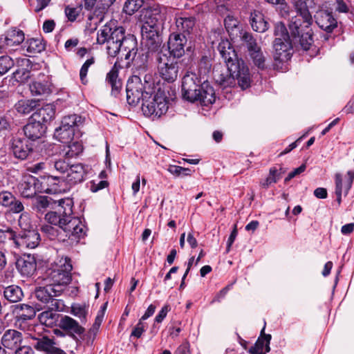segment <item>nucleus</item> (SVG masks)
I'll return each mask as SVG.
<instances>
[{"instance_id": "1", "label": "nucleus", "mask_w": 354, "mask_h": 354, "mask_svg": "<svg viewBox=\"0 0 354 354\" xmlns=\"http://www.w3.org/2000/svg\"><path fill=\"white\" fill-rule=\"evenodd\" d=\"M97 42L99 44H106L107 54L115 57L120 56L126 61V66L131 63L138 67L145 66L148 60V53L143 50L138 52L136 37L131 34H126L122 26H114L105 24L97 32Z\"/></svg>"}, {"instance_id": "2", "label": "nucleus", "mask_w": 354, "mask_h": 354, "mask_svg": "<svg viewBox=\"0 0 354 354\" xmlns=\"http://www.w3.org/2000/svg\"><path fill=\"white\" fill-rule=\"evenodd\" d=\"M73 201L64 198L58 201L55 211L45 215L49 224L44 225L41 231L50 240L64 241L66 238L78 241L86 234V227L78 217L73 216Z\"/></svg>"}, {"instance_id": "3", "label": "nucleus", "mask_w": 354, "mask_h": 354, "mask_svg": "<svg viewBox=\"0 0 354 354\" xmlns=\"http://www.w3.org/2000/svg\"><path fill=\"white\" fill-rule=\"evenodd\" d=\"M127 100L130 105L136 106L142 100L143 114L153 120L160 118L168 110V101L164 93H155L153 76L146 74L143 80L138 75L129 79L126 86Z\"/></svg>"}, {"instance_id": "4", "label": "nucleus", "mask_w": 354, "mask_h": 354, "mask_svg": "<svg viewBox=\"0 0 354 354\" xmlns=\"http://www.w3.org/2000/svg\"><path fill=\"white\" fill-rule=\"evenodd\" d=\"M218 50L224 59L227 68L214 69V78L222 88L232 87L237 80L239 86L245 89L250 86L251 78L249 68L242 59L238 57L236 52L228 40H222Z\"/></svg>"}, {"instance_id": "5", "label": "nucleus", "mask_w": 354, "mask_h": 354, "mask_svg": "<svg viewBox=\"0 0 354 354\" xmlns=\"http://www.w3.org/2000/svg\"><path fill=\"white\" fill-rule=\"evenodd\" d=\"M211 66V59L207 56H203L198 62V74L187 72L184 75L181 93L185 100L201 106H208L215 102L216 96L214 88L205 78Z\"/></svg>"}, {"instance_id": "6", "label": "nucleus", "mask_w": 354, "mask_h": 354, "mask_svg": "<svg viewBox=\"0 0 354 354\" xmlns=\"http://www.w3.org/2000/svg\"><path fill=\"white\" fill-rule=\"evenodd\" d=\"M142 25L141 35L142 42L149 51H158L162 40L160 31L162 27L163 16L158 8L145 10L141 15Z\"/></svg>"}, {"instance_id": "7", "label": "nucleus", "mask_w": 354, "mask_h": 354, "mask_svg": "<svg viewBox=\"0 0 354 354\" xmlns=\"http://www.w3.org/2000/svg\"><path fill=\"white\" fill-rule=\"evenodd\" d=\"M62 293V289L59 286H52V284L41 281L40 285L35 287L33 292L34 297L39 302L36 304L37 310L44 308L63 310L64 307L63 301L57 299Z\"/></svg>"}, {"instance_id": "8", "label": "nucleus", "mask_w": 354, "mask_h": 354, "mask_svg": "<svg viewBox=\"0 0 354 354\" xmlns=\"http://www.w3.org/2000/svg\"><path fill=\"white\" fill-rule=\"evenodd\" d=\"M72 265L70 259H62L59 263L48 268L42 278V281H45L52 286H57L64 291V287L68 284L71 281V271Z\"/></svg>"}, {"instance_id": "9", "label": "nucleus", "mask_w": 354, "mask_h": 354, "mask_svg": "<svg viewBox=\"0 0 354 354\" xmlns=\"http://www.w3.org/2000/svg\"><path fill=\"white\" fill-rule=\"evenodd\" d=\"M158 71L160 76L167 82H174L177 80L179 71L178 62L168 53L161 50L156 56Z\"/></svg>"}, {"instance_id": "10", "label": "nucleus", "mask_w": 354, "mask_h": 354, "mask_svg": "<svg viewBox=\"0 0 354 354\" xmlns=\"http://www.w3.org/2000/svg\"><path fill=\"white\" fill-rule=\"evenodd\" d=\"M241 39L245 46L248 55L254 64L259 69H263L266 66L265 57L261 47L258 45L257 39L252 34L245 32L241 35Z\"/></svg>"}, {"instance_id": "11", "label": "nucleus", "mask_w": 354, "mask_h": 354, "mask_svg": "<svg viewBox=\"0 0 354 354\" xmlns=\"http://www.w3.org/2000/svg\"><path fill=\"white\" fill-rule=\"evenodd\" d=\"M84 8L91 12L88 15V19L95 20V24L101 23L109 9L115 0H84Z\"/></svg>"}, {"instance_id": "12", "label": "nucleus", "mask_w": 354, "mask_h": 354, "mask_svg": "<svg viewBox=\"0 0 354 354\" xmlns=\"http://www.w3.org/2000/svg\"><path fill=\"white\" fill-rule=\"evenodd\" d=\"M187 39L182 33H171L167 42V50H163V53H168L174 59H179L185 54V48Z\"/></svg>"}, {"instance_id": "13", "label": "nucleus", "mask_w": 354, "mask_h": 354, "mask_svg": "<svg viewBox=\"0 0 354 354\" xmlns=\"http://www.w3.org/2000/svg\"><path fill=\"white\" fill-rule=\"evenodd\" d=\"M24 41V34L22 30L14 28L8 30L0 38V51L10 52L14 48Z\"/></svg>"}, {"instance_id": "14", "label": "nucleus", "mask_w": 354, "mask_h": 354, "mask_svg": "<svg viewBox=\"0 0 354 354\" xmlns=\"http://www.w3.org/2000/svg\"><path fill=\"white\" fill-rule=\"evenodd\" d=\"M35 144L26 138H13L10 141V150L19 160H25L32 153Z\"/></svg>"}, {"instance_id": "15", "label": "nucleus", "mask_w": 354, "mask_h": 354, "mask_svg": "<svg viewBox=\"0 0 354 354\" xmlns=\"http://www.w3.org/2000/svg\"><path fill=\"white\" fill-rule=\"evenodd\" d=\"M41 241L40 234L35 229L21 231L17 234L16 246L34 249Z\"/></svg>"}, {"instance_id": "16", "label": "nucleus", "mask_w": 354, "mask_h": 354, "mask_svg": "<svg viewBox=\"0 0 354 354\" xmlns=\"http://www.w3.org/2000/svg\"><path fill=\"white\" fill-rule=\"evenodd\" d=\"M46 125L35 121L30 117L28 123L24 126L23 131L26 139L34 143L40 140L46 133Z\"/></svg>"}, {"instance_id": "17", "label": "nucleus", "mask_w": 354, "mask_h": 354, "mask_svg": "<svg viewBox=\"0 0 354 354\" xmlns=\"http://www.w3.org/2000/svg\"><path fill=\"white\" fill-rule=\"evenodd\" d=\"M275 61L283 62L289 60L291 57L292 45L290 40L284 38L276 37L273 44Z\"/></svg>"}, {"instance_id": "18", "label": "nucleus", "mask_w": 354, "mask_h": 354, "mask_svg": "<svg viewBox=\"0 0 354 354\" xmlns=\"http://www.w3.org/2000/svg\"><path fill=\"white\" fill-rule=\"evenodd\" d=\"M314 17L317 26L328 33L332 32L337 27V19L330 12L321 10L316 12Z\"/></svg>"}, {"instance_id": "19", "label": "nucleus", "mask_w": 354, "mask_h": 354, "mask_svg": "<svg viewBox=\"0 0 354 354\" xmlns=\"http://www.w3.org/2000/svg\"><path fill=\"white\" fill-rule=\"evenodd\" d=\"M24 341L22 333L17 330L8 329L1 337V344L4 348L15 351L22 345Z\"/></svg>"}, {"instance_id": "20", "label": "nucleus", "mask_w": 354, "mask_h": 354, "mask_svg": "<svg viewBox=\"0 0 354 354\" xmlns=\"http://www.w3.org/2000/svg\"><path fill=\"white\" fill-rule=\"evenodd\" d=\"M16 268L22 276H32L35 273L37 268L35 257L31 255H24L19 258L16 261Z\"/></svg>"}, {"instance_id": "21", "label": "nucleus", "mask_w": 354, "mask_h": 354, "mask_svg": "<svg viewBox=\"0 0 354 354\" xmlns=\"http://www.w3.org/2000/svg\"><path fill=\"white\" fill-rule=\"evenodd\" d=\"M86 169L81 164H75L70 166L64 180L71 186L80 183L84 181L86 176Z\"/></svg>"}, {"instance_id": "22", "label": "nucleus", "mask_w": 354, "mask_h": 354, "mask_svg": "<svg viewBox=\"0 0 354 354\" xmlns=\"http://www.w3.org/2000/svg\"><path fill=\"white\" fill-rule=\"evenodd\" d=\"M59 326L62 329L68 331L69 335L75 340L77 339L76 335H81L85 332V329L76 320L67 315L62 317Z\"/></svg>"}, {"instance_id": "23", "label": "nucleus", "mask_w": 354, "mask_h": 354, "mask_svg": "<svg viewBox=\"0 0 354 354\" xmlns=\"http://www.w3.org/2000/svg\"><path fill=\"white\" fill-rule=\"evenodd\" d=\"M19 190L23 197L32 198L39 191V180L34 176H26L20 183Z\"/></svg>"}, {"instance_id": "24", "label": "nucleus", "mask_w": 354, "mask_h": 354, "mask_svg": "<svg viewBox=\"0 0 354 354\" xmlns=\"http://www.w3.org/2000/svg\"><path fill=\"white\" fill-rule=\"evenodd\" d=\"M55 115V109L53 104H47L32 114L30 116L35 121H39L46 125V123L51 121Z\"/></svg>"}, {"instance_id": "25", "label": "nucleus", "mask_w": 354, "mask_h": 354, "mask_svg": "<svg viewBox=\"0 0 354 354\" xmlns=\"http://www.w3.org/2000/svg\"><path fill=\"white\" fill-rule=\"evenodd\" d=\"M313 23V19L308 24H306L301 17L297 15L292 16L289 21L288 28L292 36H299L301 32L305 30H310V26Z\"/></svg>"}, {"instance_id": "26", "label": "nucleus", "mask_w": 354, "mask_h": 354, "mask_svg": "<svg viewBox=\"0 0 354 354\" xmlns=\"http://www.w3.org/2000/svg\"><path fill=\"white\" fill-rule=\"evenodd\" d=\"M250 22L252 29L256 32H264L269 28L263 14L259 10H255L250 13Z\"/></svg>"}, {"instance_id": "27", "label": "nucleus", "mask_w": 354, "mask_h": 354, "mask_svg": "<svg viewBox=\"0 0 354 354\" xmlns=\"http://www.w3.org/2000/svg\"><path fill=\"white\" fill-rule=\"evenodd\" d=\"M62 310H52L47 309L43 311L38 315L40 324L43 326L44 325L47 327H53L57 325L59 321V314L57 311H61Z\"/></svg>"}, {"instance_id": "28", "label": "nucleus", "mask_w": 354, "mask_h": 354, "mask_svg": "<svg viewBox=\"0 0 354 354\" xmlns=\"http://www.w3.org/2000/svg\"><path fill=\"white\" fill-rule=\"evenodd\" d=\"M114 64L111 71L106 74V80L111 86V95L117 97L122 88V82L118 79V70Z\"/></svg>"}, {"instance_id": "29", "label": "nucleus", "mask_w": 354, "mask_h": 354, "mask_svg": "<svg viewBox=\"0 0 354 354\" xmlns=\"http://www.w3.org/2000/svg\"><path fill=\"white\" fill-rule=\"evenodd\" d=\"M309 0H292L296 15L301 17L306 24L311 20L312 15L309 11L308 1Z\"/></svg>"}, {"instance_id": "30", "label": "nucleus", "mask_w": 354, "mask_h": 354, "mask_svg": "<svg viewBox=\"0 0 354 354\" xmlns=\"http://www.w3.org/2000/svg\"><path fill=\"white\" fill-rule=\"evenodd\" d=\"M23 49L28 56L42 52L45 49V44L40 38H31L28 39L23 45Z\"/></svg>"}, {"instance_id": "31", "label": "nucleus", "mask_w": 354, "mask_h": 354, "mask_svg": "<svg viewBox=\"0 0 354 354\" xmlns=\"http://www.w3.org/2000/svg\"><path fill=\"white\" fill-rule=\"evenodd\" d=\"M30 344L37 351L44 352L46 354L50 352L53 346L55 345L54 341L48 337L46 333L34 342H30Z\"/></svg>"}, {"instance_id": "32", "label": "nucleus", "mask_w": 354, "mask_h": 354, "mask_svg": "<svg viewBox=\"0 0 354 354\" xmlns=\"http://www.w3.org/2000/svg\"><path fill=\"white\" fill-rule=\"evenodd\" d=\"M3 296L10 303H17L24 298V292L21 287L16 285H10L4 288Z\"/></svg>"}, {"instance_id": "33", "label": "nucleus", "mask_w": 354, "mask_h": 354, "mask_svg": "<svg viewBox=\"0 0 354 354\" xmlns=\"http://www.w3.org/2000/svg\"><path fill=\"white\" fill-rule=\"evenodd\" d=\"M13 312L17 314V317L21 318V319L24 320L32 319L36 315L35 308L25 304H19L14 306Z\"/></svg>"}, {"instance_id": "34", "label": "nucleus", "mask_w": 354, "mask_h": 354, "mask_svg": "<svg viewBox=\"0 0 354 354\" xmlns=\"http://www.w3.org/2000/svg\"><path fill=\"white\" fill-rule=\"evenodd\" d=\"M37 103L35 100H21L15 104V109L21 115H28L37 107Z\"/></svg>"}, {"instance_id": "35", "label": "nucleus", "mask_w": 354, "mask_h": 354, "mask_svg": "<svg viewBox=\"0 0 354 354\" xmlns=\"http://www.w3.org/2000/svg\"><path fill=\"white\" fill-rule=\"evenodd\" d=\"M75 129H68L62 126L55 129V137L62 143H70L74 137Z\"/></svg>"}, {"instance_id": "36", "label": "nucleus", "mask_w": 354, "mask_h": 354, "mask_svg": "<svg viewBox=\"0 0 354 354\" xmlns=\"http://www.w3.org/2000/svg\"><path fill=\"white\" fill-rule=\"evenodd\" d=\"M30 91L34 96H39L50 93V85L48 82L35 81L30 84Z\"/></svg>"}, {"instance_id": "37", "label": "nucleus", "mask_w": 354, "mask_h": 354, "mask_svg": "<svg viewBox=\"0 0 354 354\" xmlns=\"http://www.w3.org/2000/svg\"><path fill=\"white\" fill-rule=\"evenodd\" d=\"M176 24L179 31L189 34L195 25V19L193 17H180L176 19Z\"/></svg>"}, {"instance_id": "38", "label": "nucleus", "mask_w": 354, "mask_h": 354, "mask_svg": "<svg viewBox=\"0 0 354 354\" xmlns=\"http://www.w3.org/2000/svg\"><path fill=\"white\" fill-rule=\"evenodd\" d=\"M46 331L41 324H32L27 326V335L30 342H34L35 339L45 335Z\"/></svg>"}, {"instance_id": "39", "label": "nucleus", "mask_w": 354, "mask_h": 354, "mask_svg": "<svg viewBox=\"0 0 354 354\" xmlns=\"http://www.w3.org/2000/svg\"><path fill=\"white\" fill-rule=\"evenodd\" d=\"M51 198L46 196L36 197L33 202V208L38 212L43 213L52 203Z\"/></svg>"}, {"instance_id": "40", "label": "nucleus", "mask_w": 354, "mask_h": 354, "mask_svg": "<svg viewBox=\"0 0 354 354\" xmlns=\"http://www.w3.org/2000/svg\"><path fill=\"white\" fill-rule=\"evenodd\" d=\"M82 122L83 120L81 116L73 114L64 117L61 126L75 129V127H79Z\"/></svg>"}, {"instance_id": "41", "label": "nucleus", "mask_w": 354, "mask_h": 354, "mask_svg": "<svg viewBox=\"0 0 354 354\" xmlns=\"http://www.w3.org/2000/svg\"><path fill=\"white\" fill-rule=\"evenodd\" d=\"M295 38H299V43L301 46V47L305 50H307L310 48V46L312 45L313 42V32L312 29L310 28V30H305L302 32H301L299 36H292Z\"/></svg>"}, {"instance_id": "42", "label": "nucleus", "mask_w": 354, "mask_h": 354, "mask_svg": "<svg viewBox=\"0 0 354 354\" xmlns=\"http://www.w3.org/2000/svg\"><path fill=\"white\" fill-rule=\"evenodd\" d=\"M281 178V173L278 171L276 167H271L269 171L268 176L261 183L263 188H268L272 183H276Z\"/></svg>"}, {"instance_id": "43", "label": "nucleus", "mask_w": 354, "mask_h": 354, "mask_svg": "<svg viewBox=\"0 0 354 354\" xmlns=\"http://www.w3.org/2000/svg\"><path fill=\"white\" fill-rule=\"evenodd\" d=\"M17 233L10 227L0 229V243H5L8 241H12L16 245Z\"/></svg>"}, {"instance_id": "44", "label": "nucleus", "mask_w": 354, "mask_h": 354, "mask_svg": "<svg viewBox=\"0 0 354 354\" xmlns=\"http://www.w3.org/2000/svg\"><path fill=\"white\" fill-rule=\"evenodd\" d=\"M143 3V0H127L123 10L126 14L131 15L142 6Z\"/></svg>"}, {"instance_id": "45", "label": "nucleus", "mask_w": 354, "mask_h": 354, "mask_svg": "<svg viewBox=\"0 0 354 354\" xmlns=\"http://www.w3.org/2000/svg\"><path fill=\"white\" fill-rule=\"evenodd\" d=\"M30 71L25 68H20L12 73V78L17 82L24 83L30 77Z\"/></svg>"}, {"instance_id": "46", "label": "nucleus", "mask_w": 354, "mask_h": 354, "mask_svg": "<svg viewBox=\"0 0 354 354\" xmlns=\"http://www.w3.org/2000/svg\"><path fill=\"white\" fill-rule=\"evenodd\" d=\"M15 65L14 60L8 55L0 57V75L8 72Z\"/></svg>"}, {"instance_id": "47", "label": "nucleus", "mask_w": 354, "mask_h": 354, "mask_svg": "<svg viewBox=\"0 0 354 354\" xmlns=\"http://www.w3.org/2000/svg\"><path fill=\"white\" fill-rule=\"evenodd\" d=\"M18 224L21 231L34 229L30 221V215L27 212H23L19 216Z\"/></svg>"}, {"instance_id": "48", "label": "nucleus", "mask_w": 354, "mask_h": 354, "mask_svg": "<svg viewBox=\"0 0 354 354\" xmlns=\"http://www.w3.org/2000/svg\"><path fill=\"white\" fill-rule=\"evenodd\" d=\"M49 167H53L60 174H64L68 171L70 165L64 160H51L49 162Z\"/></svg>"}, {"instance_id": "49", "label": "nucleus", "mask_w": 354, "mask_h": 354, "mask_svg": "<svg viewBox=\"0 0 354 354\" xmlns=\"http://www.w3.org/2000/svg\"><path fill=\"white\" fill-rule=\"evenodd\" d=\"M264 330H265V326L263 328V329L261 331V338H259L257 342H260L259 347V349L261 351H263L265 348L266 351L269 352L270 350V342L271 339V335L269 334H268V335L265 334Z\"/></svg>"}, {"instance_id": "50", "label": "nucleus", "mask_w": 354, "mask_h": 354, "mask_svg": "<svg viewBox=\"0 0 354 354\" xmlns=\"http://www.w3.org/2000/svg\"><path fill=\"white\" fill-rule=\"evenodd\" d=\"M167 171L175 176H179L180 175L183 176H190L192 174V170L189 168H185L177 165H170Z\"/></svg>"}, {"instance_id": "51", "label": "nucleus", "mask_w": 354, "mask_h": 354, "mask_svg": "<svg viewBox=\"0 0 354 354\" xmlns=\"http://www.w3.org/2000/svg\"><path fill=\"white\" fill-rule=\"evenodd\" d=\"M15 196L10 192H0V205L8 207L14 201Z\"/></svg>"}, {"instance_id": "52", "label": "nucleus", "mask_w": 354, "mask_h": 354, "mask_svg": "<svg viewBox=\"0 0 354 354\" xmlns=\"http://www.w3.org/2000/svg\"><path fill=\"white\" fill-rule=\"evenodd\" d=\"M274 35L277 37L284 38L288 40L290 39V36L287 31V29L285 25L282 23H278L275 25Z\"/></svg>"}, {"instance_id": "53", "label": "nucleus", "mask_w": 354, "mask_h": 354, "mask_svg": "<svg viewBox=\"0 0 354 354\" xmlns=\"http://www.w3.org/2000/svg\"><path fill=\"white\" fill-rule=\"evenodd\" d=\"M69 150L66 152L68 157L78 156L82 151V146L78 142H74L68 145Z\"/></svg>"}, {"instance_id": "54", "label": "nucleus", "mask_w": 354, "mask_h": 354, "mask_svg": "<svg viewBox=\"0 0 354 354\" xmlns=\"http://www.w3.org/2000/svg\"><path fill=\"white\" fill-rule=\"evenodd\" d=\"M9 208L10 212H12L15 214H19L24 211V206L21 201L15 197L13 202L8 207Z\"/></svg>"}, {"instance_id": "55", "label": "nucleus", "mask_w": 354, "mask_h": 354, "mask_svg": "<svg viewBox=\"0 0 354 354\" xmlns=\"http://www.w3.org/2000/svg\"><path fill=\"white\" fill-rule=\"evenodd\" d=\"M90 190L92 192H97L99 190H101L105 187H106L109 185L108 182L106 180H92L90 182Z\"/></svg>"}, {"instance_id": "56", "label": "nucleus", "mask_w": 354, "mask_h": 354, "mask_svg": "<svg viewBox=\"0 0 354 354\" xmlns=\"http://www.w3.org/2000/svg\"><path fill=\"white\" fill-rule=\"evenodd\" d=\"M80 10L77 8H71L67 6L65 8V13L68 18V19L71 21H74L76 20L77 16L79 15Z\"/></svg>"}, {"instance_id": "57", "label": "nucleus", "mask_w": 354, "mask_h": 354, "mask_svg": "<svg viewBox=\"0 0 354 354\" xmlns=\"http://www.w3.org/2000/svg\"><path fill=\"white\" fill-rule=\"evenodd\" d=\"M224 24L227 30H233L234 28L237 27L239 21L233 16L227 15L224 20Z\"/></svg>"}, {"instance_id": "58", "label": "nucleus", "mask_w": 354, "mask_h": 354, "mask_svg": "<svg viewBox=\"0 0 354 354\" xmlns=\"http://www.w3.org/2000/svg\"><path fill=\"white\" fill-rule=\"evenodd\" d=\"M142 321L143 320H141V319L139 320L138 323L131 332V336H134L138 338L141 337L142 333L145 331V324L142 322Z\"/></svg>"}, {"instance_id": "59", "label": "nucleus", "mask_w": 354, "mask_h": 354, "mask_svg": "<svg viewBox=\"0 0 354 354\" xmlns=\"http://www.w3.org/2000/svg\"><path fill=\"white\" fill-rule=\"evenodd\" d=\"M170 310L169 305H165L155 317V322L161 323Z\"/></svg>"}, {"instance_id": "60", "label": "nucleus", "mask_w": 354, "mask_h": 354, "mask_svg": "<svg viewBox=\"0 0 354 354\" xmlns=\"http://www.w3.org/2000/svg\"><path fill=\"white\" fill-rule=\"evenodd\" d=\"M15 354H34V351L30 346L21 345L15 351Z\"/></svg>"}, {"instance_id": "61", "label": "nucleus", "mask_w": 354, "mask_h": 354, "mask_svg": "<svg viewBox=\"0 0 354 354\" xmlns=\"http://www.w3.org/2000/svg\"><path fill=\"white\" fill-rule=\"evenodd\" d=\"M55 26V23L53 20L49 19L44 22L43 30L46 33L51 32Z\"/></svg>"}, {"instance_id": "62", "label": "nucleus", "mask_w": 354, "mask_h": 354, "mask_svg": "<svg viewBox=\"0 0 354 354\" xmlns=\"http://www.w3.org/2000/svg\"><path fill=\"white\" fill-rule=\"evenodd\" d=\"M335 194H342V177L340 174H335Z\"/></svg>"}, {"instance_id": "63", "label": "nucleus", "mask_w": 354, "mask_h": 354, "mask_svg": "<svg viewBox=\"0 0 354 354\" xmlns=\"http://www.w3.org/2000/svg\"><path fill=\"white\" fill-rule=\"evenodd\" d=\"M10 126L8 118L6 115L0 114V131L7 130Z\"/></svg>"}, {"instance_id": "64", "label": "nucleus", "mask_w": 354, "mask_h": 354, "mask_svg": "<svg viewBox=\"0 0 354 354\" xmlns=\"http://www.w3.org/2000/svg\"><path fill=\"white\" fill-rule=\"evenodd\" d=\"M237 229H236V225H234V227L233 229V230L232 231L229 238H228V240H227V252H228L230 250V247L231 245H232V243H234L236 236H237Z\"/></svg>"}]
</instances>
